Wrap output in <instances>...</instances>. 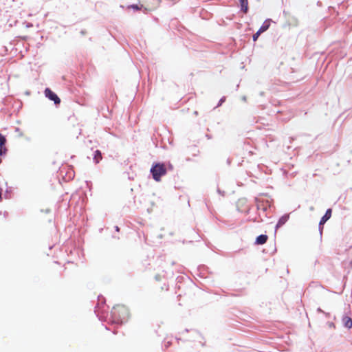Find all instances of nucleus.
I'll list each match as a JSON object with an SVG mask.
<instances>
[{
    "mask_svg": "<svg viewBox=\"0 0 352 352\" xmlns=\"http://www.w3.org/2000/svg\"><path fill=\"white\" fill-rule=\"evenodd\" d=\"M268 239V236L265 234H261L256 237L255 243L257 245L265 244Z\"/></svg>",
    "mask_w": 352,
    "mask_h": 352,
    "instance_id": "39448f33",
    "label": "nucleus"
},
{
    "mask_svg": "<svg viewBox=\"0 0 352 352\" xmlns=\"http://www.w3.org/2000/svg\"><path fill=\"white\" fill-rule=\"evenodd\" d=\"M116 230L117 232H119V231H120V228H119V227H118V226H116Z\"/></svg>",
    "mask_w": 352,
    "mask_h": 352,
    "instance_id": "4468645a",
    "label": "nucleus"
},
{
    "mask_svg": "<svg viewBox=\"0 0 352 352\" xmlns=\"http://www.w3.org/2000/svg\"><path fill=\"white\" fill-rule=\"evenodd\" d=\"M261 35V33L258 32V31L253 35L252 38H253V41H256L258 38L259 37V36Z\"/></svg>",
    "mask_w": 352,
    "mask_h": 352,
    "instance_id": "ddd939ff",
    "label": "nucleus"
},
{
    "mask_svg": "<svg viewBox=\"0 0 352 352\" xmlns=\"http://www.w3.org/2000/svg\"><path fill=\"white\" fill-rule=\"evenodd\" d=\"M6 142V140L5 137L0 134V164L2 162L1 157L6 155L7 152V149L5 146Z\"/></svg>",
    "mask_w": 352,
    "mask_h": 352,
    "instance_id": "20e7f679",
    "label": "nucleus"
},
{
    "mask_svg": "<svg viewBox=\"0 0 352 352\" xmlns=\"http://www.w3.org/2000/svg\"><path fill=\"white\" fill-rule=\"evenodd\" d=\"M343 322L346 327L351 328L352 327V319L350 317L345 316L343 318Z\"/></svg>",
    "mask_w": 352,
    "mask_h": 352,
    "instance_id": "9b49d317",
    "label": "nucleus"
},
{
    "mask_svg": "<svg viewBox=\"0 0 352 352\" xmlns=\"http://www.w3.org/2000/svg\"><path fill=\"white\" fill-rule=\"evenodd\" d=\"M102 154L101 152L98 150L96 151L94 153V160L98 164L102 160Z\"/></svg>",
    "mask_w": 352,
    "mask_h": 352,
    "instance_id": "9d476101",
    "label": "nucleus"
},
{
    "mask_svg": "<svg viewBox=\"0 0 352 352\" xmlns=\"http://www.w3.org/2000/svg\"><path fill=\"white\" fill-rule=\"evenodd\" d=\"M331 212H332V210L331 209H328L327 211H326V213L324 214V215L322 217L320 221V224H324L327 220H329L331 217Z\"/></svg>",
    "mask_w": 352,
    "mask_h": 352,
    "instance_id": "423d86ee",
    "label": "nucleus"
},
{
    "mask_svg": "<svg viewBox=\"0 0 352 352\" xmlns=\"http://www.w3.org/2000/svg\"><path fill=\"white\" fill-rule=\"evenodd\" d=\"M270 25V21H265L263 23V24L261 25V27L259 28L258 32H260L261 34L265 32L269 28Z\"/></svg>",
    "mask_w": 352,
    "mask_h": 352,
    "instance_id": "0eeeda50",
    "label": "nucleus"
},
{
    "mask_svg": "<svg viewBox=\"0 0 352 352\" xmlns=\"http://www.w3.org/2000/svg\"><path fill=\"white\" fill-rule=\"evenodd\" d=\"M257 208H258V210H260L261 208V205L259 204L257 205Z\"/></svg>",
    "mask_w": 352,
    "mask_h": 352,
    "instance_id": "2eb2a0df",
    "label": "nucleus"
},
{
    "mask_svg": "<svg viewBox=\"0 0 352 352\" xmlns=\"http://www.w3.org/2000/svg\"><path fill=\"white\" fill-rule=\"evenodd\" d=\"M166 172L167 170L166 166L162 163H155L151 168V173L153 178L156 182H160L161 180V177L164 176L166 174Z\"/></svg>",
    "mask_w": 352,
    "mask_h": 352,
    "instance_id": "f257e3e1",
    "label": "nucleus"
},
{
    "mask_svg": "<svg viewBox=\"0 0 352 352\" xmlns=\"http://www.w3.org/2000/svg\"><path fill=\"white\" fill-rule=\"evenodd\" d=\"M128 8H132L134 10H140L142 8H141V6L140 7L138 5H131V6H128Z\"/></svg>",
    "mask_w": 352,
    "mask_h": 352,
    "instance_id": "f8f14e48",
    "label": "nucleus"
},
{
    "mask_svg": "<svg viewBox=\"0 0 352 352\" xmlns=\"http://www.w3.org/2000/svg\"><path fill=\"white\" fill-rule=\"evenodd\" d=\"M169 345H170V342H168L167 344H166V347H168Z\"/></svg>",
    "mask_w": 352,
    "mask_h": 352,
    "instance_id": "dca6fc26",
    "label": "nucleus"
},
{
    "mask_svg": "<svg viewBox=\"0 0 352 352\" xmlns=\"http://www.w3.org/2000/svg\"><path fill=\"white\" fill-rule=\"evenodd\" d=\"M141 8L146 10L152 11L155 10L160 3V0H140Z\"/></svg>",
    "mask_w": 352,
    "mask_h": 352,
    "instance_id": "f03ea898",
    "label": "nucleus"
},
{
    "mask_svg": "<svg viewBox=\"0 0 352 352\" xmlns=\"http://www.w3.org/2000/svg\"><path fill=\"white\" fill-rule=\"evenodd\" d=\"M44 93H45V97H47V98H49L51 100H53L56 104H60V99L50 88H46L45 89Z\"/></svg>",
    "mask_w": 352,
    "mask_h": 352,
    "instance_id": "7ed1b4c3",
    "label": "nucleus"
},
{
    "mask_svg": "<svg viewBox=\"0 0 352 352\" xmlns=\"http://www.w3.org/2000/svg\"><path fill=\"white\" fill-rule=\"evenodd\" d=\"M289 218V217L288 214L284 215L282 217H280L277 223V226L280 227L283 225H284L288 221Z\"/></svg>",
    "mask_w": 352,
    "mask_h": 352,
    "instance_id": "1a4fd4ad",
    "label": "nucleus"
},
{
    "mask_svg": "<svg viewBox=\"0 0 352 352\" xmlns=\"http://www.w3.org/2000/svg\"><path fill=\"white\" fill-rule=\"evenodd\" d=\"M241 10L243 12L246 13L248 10V0H239Z\"/></svg>",
    "mask_w": 352,
    "mask_h": 352,
    "instance_id": "6e6552de",
    "label": "nucleus"
}]
</instances>
